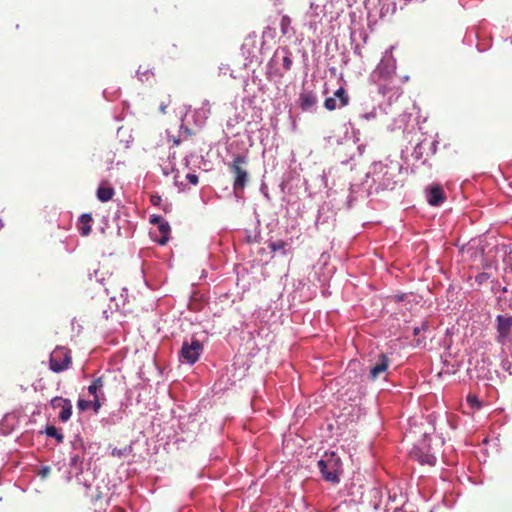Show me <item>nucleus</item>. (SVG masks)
Wrapping results in <instances>:
<instances>
[{"mask_svg":"<svg viewBox=\"0 0 512 512\" xmlns=\"http://www.w3.org/2000/svg\"><path fill=\"white\" fill-rule=\"evenodd\" d=\"M467 402L472 408L479 409L481 407V402L479 401V399L476 395H472V394L468 395Z\"/></svg>","mask_w":512,"mask_h":512,"instance_id":"obj_19","label":"nucleus"},{"mask_svg":"<svg viewBox=\"0 0 512 512\" xmlns=\"http://www.w3.org/2000/svg\"><path fill=\"white\" fill-rule=\"evenodd\" d=\"M102 400H105L104 397H100V396L93 397V401H92L91 407H93L95 412H98L99 409L101 408V406H102V402L101 401Z\"/></svg>","mask_w":512,"mask_h":512,"instance_id":"obj_20","label":"nucleus"},{"mask_svg":"<svg viewBox=\"0 0 512 512\" xmlns=\"http://www.w3.org/2000/svg\"><path fill=\"white\" fill-rule=\"evenodd\" d=\"M390 360L385 354L378 356L377 362L370 369V378L376 380L381 374L387 371Z\"/></svg>","mask_w":512,"mask_h":512,"instance_id":"obj_8","label":"nucleus"},{"mask_svg":"<svg viewBox=\"0 0 512 512\" xmlns=\"http://www.w3.org/2000/svg\"><path fill=\"white\" fill-rule=\"evenodd\" d=\"M93 221L92 215L84 213L79 217L78 230L82 236H88L92 231L91 222Z\"/></svg>","mask_w":512,"mask_h":512,"instance_id":"obj_13","label":"nucleus"},{"mask_svg":"<svg viewBox=\"0 0 512 512\" xmlns=\"http://www.w3.org/2000/svg\"><path fill=\"white\" fill-rule=\"evenodd\" d=\"M283 51L285 52V56L283 57V68L286 70V71H289L291 70L292 68V65H293V62H292V59H291V52L288 48H283Z\"/></svg>","mask_w":512,"mask_h":512,"instance_id":"obj_16","label":"nucleus"},{"mask_svg":"<svg viewBox=\"0 0 512 512\" xmlns=\"http://www.w3.org/2000/svg\"><path fill=\"white\" fill-rule=\"evenodd\" d=\"M45 432L47 436L55 438L58 443H61L64 440V435L60 433L55 426H48Z\"/></svg>","mask_w":512,"mask_h":512,"instance_id":"obj_15","label":"nucleus"},{"mask_svg":"<svg viewBox=\"0 0 512 512\" xmlns=\"http://www.w3.org/2000/svg\"><path fill=\"white\" fill-rule=\"evenodd\" d=\"M247 165L248 157L244 154L234 156L233 161L228 165L233 177V191L235 195L242 193L249 182Z\"/></svg>","mask_w":512,"mask_h":512,"instance_id":"obj_1","label":"nucleus"},{"mask_svg":"<svg viewBox=\"0 0 512 512\" xmlns=\"http://www.w3.org/2000/svg\"><path fill=\"white\" fill-rule=\"evenodd\" d=\"M317 101V96L312 91H303L299 96V106L304 111H308L314 107Z\"/></svg>","mask_w":512,"mask_h":512,"instance_id":"obj_11","label":"nucleus"},{"mask_svg":"<svg viewBox=\"0 0 512 512\" xmlns=\"http://www.w3.org/2000/svg\"><path fill=\"white\" fill-rule=\"evenodd\" d=\"M285 246H286V243L282 240H278V241H275V242H270L268 244V247L269 249L272 251V252H276L278 250H283L285 249Z\"/></svg>","mask_w":512,"mask_h":512,"instance_id":"obj_17","label":"nucleus"},{"mask_svg":"<svg viewBox=\"0 0 512 512\" xmlns=\"http://www.w3.org/2000/svg\"><path fill=\"white\" fill-rule=\"evenodd\" d=\"M184 131H185L187 134H189V135H191V134H192V133H191V130H190L189 128H187V127H185V128H184Z\"/></svg>","mask_w":512,"mask_h":512,"instance_id":"obj_31","label":"nucleus"},{"mask_svg":"<svg viewBox=\"0 0 512 512\" xmlns=\"http://www.w3.org/2000/svg\"><path fill=\"white\" fill-rule=\"evenodd\" d=\"M318 468L326 481L332 483L339 482V473L341 468V459L335 453L325 454L324 457L318 461Z\"/></svg>","mask_w":512,"mask_h":512,"instance_id":"obj_3","label":"nucleus"},{"mask_svg":"<svg viewBox=\"0 0 512 512\" xmlns=\"http://www.w3.org/2000/svg\"><path fill=\"white\" fill-rule=\"evenodd\" d=\"M497 331L503 338L507 337L512 328V316L498 315L496 318Z\"/></svg>","mask_w":512,"mask_h":512,"instance_id":"obj_10","label":"nucleus"},{"mask_svg":"<svg viewBox=\"0 0 512 512\" xmlns=\"http://www.w3.org/2000/svg\"><path fill=\"white\" fill-rule=\"evenodd\" d=\"M349 104V96L347 94V91L340 87L334 92L333 97H328L324 101V107L329 110L333 111L337 107H345Z\"/></svg>","mask_w":512,"mask_h":512,"instance_id":"obj_6","label":"nucleus"},{"mask_svg":"<svg viewBox=\"0 0 512 512\" xmlns=\"http://www.w3.org/2000/svg\"><path fill=\"white\" fill-rule=\"evenodd\" d=\"M186 179L188 180L189 183H191L193 185H197L199 182L198 176L196 174H192V173L187 174Z\"/></svg>","mask_w":512,"mask_h":512,"instance_id":"obj_23","label":"nucleus"},{"mask_svg":"<svg viewBox=\"0 0 512 512\" xmlns=\"http://www.w3.org/2000/svg\"><path fill=\"white\" fill-rule=\"evenodd\" d=\"M203 352V344L195 338H191L190 341L185 340L180 350V357L183 362L188 364L196 363L201 353Z\"/></svg>","mask_w":512,"mask_h":512,"instance_id":"obj_5","label":"nucleus"},{"mask_svg":"<svg viewBox=\"0 0 512 512\" xmlns=\"http://www.w3.org/2000/svg\"><path fill=\"white\" fill-rule=\"evenodd\" d=\"M169 102L168 103H161L160 107H159V110L162 114H165L166 113V108L168 106Z\"/></svg>","mask_w":512,"mask_h":512,"instance_id":"obj_29","label":"nucleus"},{"mask_svg":"<svg viewBox=\"0 0 512 512\" xmlns=\"http://www.w3.org/2000/svg\"><path fill=\"white\" fill-rule=\"evenodd\" d=\"M162 221H163V218L161 216H158V215H154L150 219V222L152 224H156V225H159V223H161Z\"/></svg>","mask_w":512,"mask_h":512,"instance_id":"obj_25","label":"nucleus"},{"mask_svg":"<svg viewBox=\"0 0 512 512\" xmlns=\"http://www.w3.org/2000/svg\"><path fill=\"white\" fill-rule=\"evenodd\" d=\"M91 405H92V401H88V400L79 399L77 402L78 408L82 411L89 409L91 407Z\"/></svg>","mask_w":512,"mask_h":512,"instance_id":"obj_21","label":"nucleus"},{"mask_svg":"<svg viewBox=\"0 0 512 512\" xmlns=\"http://www.w3.org/2000/svg\"><path fill=\"white\" fill-rule=\"evenodd\" d=\"M49 474H50V467H49V466H43V467L40 469L39 473H38V475H39L41 478H43V479L47 478Z\"/></svg>","mask_w":512,"mask_h":512,"instance_id":"obj_24","label":"nucleus"},{"mask_svg":"<svg viewBox=\"0 0 512 512\" xmlns=\"http://www.w3.org/2000/svg\"><path fill=\"white\" fill-rule=\"evenodd\" d=\"M114 194V188L110 186L107 181H102L96 192L97 198L101 202H107L111 200Z\"/></svg>","mask_w":512,"mask_h":512,"instance_id":"obj_12","label":"nucleus"},{"mask_svg":"<svg viewBox=\"0 0 512 512\" xmlns=\"http://www.w3.org/2000/svg\"><path fill=\"white\" fill-rule=\"evenodd\" d=\"M509 267L512 272V253H510V255H509Z\"/></svg>","mask_w":512,"mask_h":512,"instance_id":"obj_30","label":"nucleus"},{"mask_svg":"<svg viewBox=\"0 0 512 512\" xmlns=\"http://www.w3.org/2000/svg\"><path fill=\"white\" fill-rule=\"evenodd\" d=\"M50 403L54 409L60 408L61 411L58 418L61 422H67L70 419L72 415V403L69 399L56 396Z\"/></svg>","mask_w":512,"mask_h":512,"instance_id":"obj_7","label":"nucleus"},{"mask_svg":"<svg viewBox=\"0 0 512 512\" xmlns=\"http://www.w3.org/2000/svg\"><path fill=\"white\" fill-rule=\"evenodd\" d=\"M428 203L432 206H439L445 201V194L443 188L436 184L433 185L428 192Z\"/></svg>","mask_w":512,"mask_h":512,"instance_id":"obj_9","label":"nucleus"},{"mask_svg":"<svg viewBox=\"0 0 512 512\" xmlns=\"http://www.w3.org/2000/svg\"><path fill=\"white\" fill-rule=\"evenodd\" d=\"M50 369L59 373L68 369L72 363L70 351L65 347H56L50 354Z\"/></svg>","mask_w":512,"mask_h":512,"instance_id":"obj_4","label":"nucleus"},{"mask_svg":"<svg viewBox=\"0 0 512 512\" xmlns=\"http://www.w3.org/2000/svg\"><path fill=\"white\" fill-rule=\"evenodd\" d=\"M78 463H81V459H80V457L78 455H75V456L71 457L70 464L72 466L77 465Z\"/></svg>","mask_w":512,"mask_h":512,"instance_id":"obj_27","label":"nucleus"},{"mask_svg":"<svg viewBox=\"0 0 512 512\" xmlns=\"http://www.w3.org/2000/svg\"><path fill=\"white\" fill-rule=\"evenodd\" d=\"M120 384V379L115 372L106 371L100 376L96 377L88 386V393L93 397H104L103 389L115 391Z\"/></svg>","mask_w":512,"mask_h":512,"instance_id":"obj_2","label":"nucleus"},{"mask_svg":"<svg viewBox=\"0 0 512 512\" xmlns=\"http://www.w3.org/2000/svg\"><path fill=\"white\" fill-rule=\"evenodd\" d=\"M158 229H159V232L161 233V237L156 239V241L160 245H165L169 240V234H170V226H169L168 222L163 220L161 223H159Z\"/></svg>","mask_w":512,"mask_h":512,"instance_id":"obj_14","label":"nucleus"},{"mask_svg":"<svg viewBox=\"0 0 512 512\" xmlns=\"http://www.w3.org/2000/svg\"><path fill=\"white\" fill-rule=\"evenodd\" d=\"M426 325L423 324L421 327H415L414 328V335L417 336L421 333L422 330H425L426 329Z\"/></svg>","mask_w":512,"mask_h":512,"instance_id":"obj_28","label":"nucleus"},{"mask_svg":"<svg viewBox=\"0 0 512 512\" xmlns=\"http://www.w3.org/2000/svg\"><path fill=\"white\" fill-rule=\"evenodd\" d=\"M420 461H421V463H426L430 466H433L436 463V458L433 455H425L421 458Z\"/></svg>","mask_w":512,"mask_h":512,"instance_id":"obj_22","label":"nucleus"},{"mask_svg":"<svg viewBox=\"0 0 512 512\" xmlns=\"http://www.w3.org/2000/svg\"><path fill=\"white\" fill-rule=\"evenodd\" d=\"M174 144L175 145H179L180 144V140L179 139H174Z\"/></svg>","mask_w":512,"mask_h":512,"instance_id":"obj_32","label":"nucleus"},{"mask_svg":"<svg viewBox=\"0 0 512 512\" xmlns=\"http://www.w3.org/2000/svg\"><path fill=\"white\" fill-rule=\"evenodd\" d=\"M290 23H291V19L289 16L285 15L281 18V21H280V27H281V32L282 34H287L288 33V28L290 26Z\"/></svg>","mask_w":512,"mask_h":512,"instance_id":"obj_18","label":"nucleus"},{"mask_svg":"<svg viewBox=\"0 0 512 512\" xmlns=\"http://www.w3.org/2000/svg\"><path fill=\"white\" fill-rule=\"evenodd\" d=\"M150 200L153 205H158L161 201V197L157 195H152Z\"/></svg>","mask_w":512,"mask_h":512,"instance_id":"obj_26","label":"nucleus"}]
</instances>
